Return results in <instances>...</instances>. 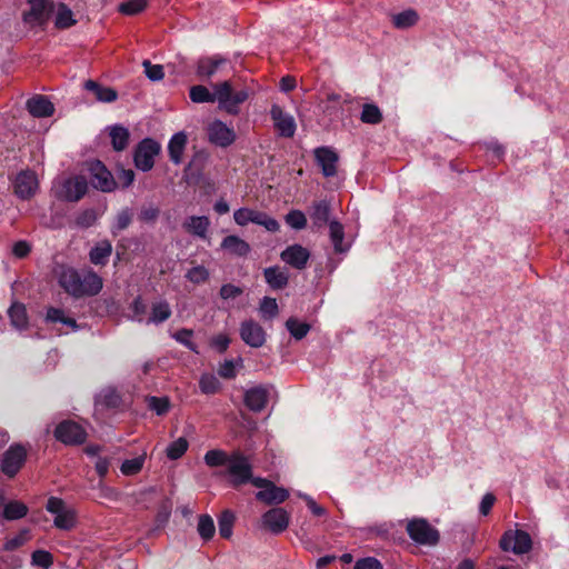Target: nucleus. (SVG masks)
Masks as SVG:
<instances>
[{
	"mask_svg": "<svg viewBox=\"0 0 569 569\" xmlns=\"http://www.w3.org/2000/svg\"><path fill=\"white\" fill-rule=\"evenodd\" d=\"M206 465L210 468L222 467L226 469L218 475L228 478L233 488H239L246 483H253L257 477H253V468L247 456L240 451H233L230 455L221 449L208 450L203 457Z\"/></svg>",
	"mask_w": 569,
	"mask_h": 569,
	"instance_id": "1",
	"label": "nucleus"
},
{
	"mask_svg": "<svg viewBox=\"0 0 569 569\" xmlns=\"http://www.w3.org/2000/svg\"><path fill=\"white\" fill-rule=\"evenodd\" d=\"M247 90H233V84L229 80H224L213 84V100L219 107L228 113H237L238 106L248 99Z\"/></svg>",
	"mask_w": 569,
	"mask_h": 569,
	"instance_id": "2",
	"label": "nucleus"
},
{
	"mask_svg": "<svg viewBox=\"0 0 569 569\" xmlns=\"http://www.w3.org/2000/svg\"><path fill=\"white\" fill-rule=\"evenodd\" d=\"M406 531L411 540L423 546H436L440 540L439 531L425 518H413L408 521Z\"/></svg>",
	"mask_w": 569,
	"mask_h": 569,
	"instance_id": "3",
	"label": "nucleus"
},
{
	"mask_svg": "<svg viewBox=\"0 0 569 569\" xmlns=\"http://www.w3.org/2000/svg\"><path fill=\"white\" fill-rule=\"evenodd\" d=\"M196 72L200 78L209 79L217 76H228L233 72V67L229 60L217 54L199 59Z\"/></svg>",
	"mask_w": 569,
	"mask_h": 569,
	"instance_id": "4",
	"label": "nucleus"
},
{
	"mask_svg": "<svg viewBox=\"0 0 569 569\" xmlns=\"http://www.w3.org/2000/svg\"><path fill=\"white\" fill-rule=\"evenodd\" d=\"M499 547L503 551H512L515 555L528 553L532 548V539L527 531L507 530L501 536Z\"/></svg>",
	"mask_w": 569,
	"mask_h": 569,
	"instance_id": "5",
	"label": "nucleus"
},
{
	"mask_svg": "<svg viewBox=\"0 0 569 569\" xmlns=\"http://www.w3.org/2000/svg\"><path fill=\"white\" fill-rule=\"evenodd\" d=\"M88 183L81 176L70 177L62 180L56 188V196L63 201H79L87 192Z\"/></svg>",
	"mask_w": 569,
	"mask_h": 569,
	"instance_id": "6",
	"label": "nucleus"
},
{
	"mask_svg": "<svg viewBox=\"0 0 569 569\" xmlns=\"http://www.w3.org/2000/svg\"><path fill=\"white\" fill-rule=\"evenodd\" d=\"M46 509L56 515L54 526L62 530H70L76 525V512L73 509L68 508L64 501L58 497H50L48 499Z\"/></svg>",
	"mask_w": 569,
	"mask_h": 569,
	"instance_id": "7",
	"label": "nucleus"
},
{
	"mask_svg": "<svg viewBox=\"0 0 569 569\" xmlns=\"http://www.w3.org/2000/svg\"><path fill=\"white\" fill-rule=\"evenodd\" d=\"M252 486L259 489L256 499L267 506L280 505L284 501V489L266 478L257 477Z\"/></svg>",
	"mask_w": 569,
	"mask_h": 569,
	"instance_id": "8",
	"label": "nucleus"
},
{
	"mask_svg": "<svg viewBox=\"0 0 569 569\" xmlns=\"http://www.w3.org/2000/svg\"><path fill=\"white\" fill-rule=\"evenodd\" d=\"M54 437L64 445L74 446L86 441L87 432L79 423L64 420L56 427Z\"/></svg>",
	"mask_w": 569,
	"mask_h": 569,
	"instance_id": "9",
	"label": "nucleus"
},
{
	"mask_svg": "<svg viewBox=\"0 0 569 569\" xmlns=\"http://www.w3.org/2000/svg\"><path fill=\"white\" fill-rule=\"evenodd\" d=\"M160 152V144L152 139H143L134 151V164L142 171H149L154 164V157Z\"/></svg>",
	"mask_w": 569,
	"mask_h": 569,
	"instance_id": "10",
	"label": "nucleus"
},
{
	"mask_svg": "<svg viewBox=\"0 0 569 569\" xmlns=\"http://www.w3.org/2000/svg\"><path fill=\"white\" fill-rule=\"evenodd\" d=\"M233 218L239 226H246L249 222H253L263 226L269 231H276L280 228L279 223L264 212L248 208H241L237 210L233 213Z\"/></svg>",
	"mask_w": 569,
	"mask_h": 569,
	"instance_id": "11",
	"label": "nucleus"
},
{
	"mask_svg": "<svg viewBox=\"0 0 569 569\" xmlns=\"http://www.w3.org/2000/svg\"><path fill=\"white\" fill-rule=\"evenodd\" d=\"M88 170L90 172L91 183L96 189H99L103 192H110L114 190L117 182L113 179L111 172L101 161L94 160L89 162Z\"/></svg>",
	"mask_w": 569,
	"mask_h": 569,
	"instance_id": "12",
	"label": "nucleus"
},
{
	"mask_svg": "<svg viewBox=\"0 0 569 569\" xmlns=\"http://www.w3.org/2000/svg\"><path fill=\"white\" fill-rule=\"evenodd\" d=\"M27 458V450L21 445H12L3 455L1 469L8 477H13L21 469Z\"/></svg>",
	"mask_w": 569,
	"mask_h": 569,
	"instance_id": "13",
	"label": "nucleus"
},
{
	"mask_svg": "<svg viewBox=\"0 0 569 569\" xmlns=\"http://www.w3.org/2000/svg\"><path fill=\"white\" fill-rule=\"evenodd\" d=\"M38 179L30 170L21 171L13 181V191L22 200H28L36 194Z\"/></svg>",
	"mask_w": 569,
	"mask_h": 569,
	"instance_id": "14",
	"label": "nucleus"
},
{
	"mask_svg": "<svg viewBox=\"0 0 569 569\" xmlns=\"http://www.w3.org/2000/svg\"><path fill=\"white\" fill-rule=\"evenodd\" d=\"M258 528L272 535H280L284 531V509L271 508L266 511L258 523Z\"/></svg>",
	"mask_w": 569,
	"mask_h": 569,
	"instance_id": "15",
	"label": "nucleus"
},
{
	"mask_svg": "<svg viewBox=\"0 0 569 569\" xmlns=\"http://www.w3.org/2000/svg\"><path fill=\"white\" fill-rule=\"evenodd\" d=\"M29 10L23 13V20L30 24L44 23L52 10V4L48 0H30Z\"/></svg>",
	"mask_w": 569,
	"mask_h": 569,
	"instance_id": "16",
	"label": "nucleus"
},
{
	"mask_svg": "<svg viewBox=\"0 0 569 569\" xmlns=\"http://www.w3.org/2000/svg\"><path fill=\"white\" fill-rule=\"evenodd\" d=\"M315 158L325 177L330 178L337 174L339 157L336 151L329 147H319L315 150Z\"/></svg>",
	"mask_w": 569,
	"mask_h": 569,
	"instance_id": "17",
	"label": "nucleus"
},
{
	"mask_svg": "<svg viewBox=\"0 0 569 569\" xmlns=\"http://www.w3.org/2000/svg\"><path fill=\"white\" fill-rule=\"evenodd\" d=\"M240 337L252 348H259L266 341V332L263 328L253 320H247L241 323Z\"/></svg>",
	"mask_w": 569,
	"mask_h": 569,
	"instance_id": "18",
	"label": "nucleus"
},
{
	"mask_svg": "<svg viewBox=\"0 0 569 569\" xmlns=\"http://www.w3.org/2000/svg\"><path fill=\"white\" fill-rule=\"evenodd\" d=\"M269 397L270 391L268 388L256 386L244 392L243 402L249 410L260 412L267 407Z\"/></svg>",
	"mask_w": 569,
	"mask_h": 569,
	"instance_id": "19",
	"label": "nucleus"
},
{
	"mask_svg": "<svg viewBox=\"0 0 569 569\" xmlns=\"http://www.w3.org/2000/svg\"><path fill=\"white\" fill-rule=\"evenodd\" d=\"M330 213L331 207L329 201H327L326 199L313 201L309 210L312 228L316 230H320L325 228L327 224L329 226L331 221Z\"/></svg>",
	"mask_w": 569,
	"mask_h": 569,
	"instance_id": "20",
	"label": "nucleus"
},
{
	"mask_svg": "<svg viewBox=\"0 0 569 569\" xmlns=\"http://www.w3.org/2000/svg\"><path fill=\"white\" fill-rule=\"evenodd\" d=\"M209 140L220 147H227L234 140V132L221 121L212 122L208 128Z\"/></svg>",
	"mask_w": 569,
	"mask_h": 569,
	"instance_id": "21",
	"label": "nucleus"
},
{
	"mask_svg": "<svg viewBox=\"0 0 569 569\" xmlns=\"http://www.w3.org/2000/svg\"><path fill=\"white\" fill-rule=\"evenodd\" d=\"M310 257V251L301 244L287 246V266L303 270L307 268Z\"/></svg>",
	"mask_w": 569,
	"mask_h": 569,
	"instance_id": "22",
	"label": "nucleus"
},
{
	"mask_svg": "<svg viewBox=\"0 0 569 569\" xmlns=\"http://www.w3.org/2000/svg\"><path fill=\"white\" fill-rule=\"evenodd\" d=\"M28 111L37 118L50 117L54 112L52 102L44 96L37 94L27 100Z\"/></svg>",
	"mask_w": 569,
	"mask_h": 569,
	"instance_id": "23",
	"label": "nucleus"
},
{
	"mask_svg": "<svg viewBox=\"0 0 569 569\" xmlns=\"http://www.w3.org/2000/svg\"><path fill=\"white\" fill-rule=\"evenodd\" d=\"M60 286L71 296L81 297V274L73 269H67L61 272L59 278Z\"/></svg>",
	"mask_w": 569,
	"mask_h": 569,
	"instance_id": "24",
	"label": "nucleus"
},
{
	"mask_svg": "<svg viewBox=\"0 0 569 569\" xmlns=\"http://www.w3.org/2000/svg\"><path fill=\"white\" fill-rule=\"evenodd\" d=\"M84 89L92 92L100 102H113L118 98V92L113 88L101 86L93 80L86 81Z\"/></svg>",
	"mask_w": 569,
	"mask_h": 569,
	"instance_id": "25",
	"label": "nucleus"
},
{
	"mask_svg": "<svg viewBox=\"0 0 569 569\" xmlns=\"http://www.w3.org/2000/svg\"><path fill=\"white\" fill-rule=\"evenodd\" d=\"M187 232L199 238H206L210 221L206 216H192L183 222Z\"/></svg>",
	"mask_w": 569,
	"mask_h": 569,
	"instance_id": "26",
	"label": "nucleus"
},
{
	"mask_svg": "<svg viewBox=\"0 0 569 569\" xmlns=\"http://www.w3.org/2000/svg\"><path fill=\"white\" fill-rule=\"evenodd\" d=\"M111 253V242L109 240H102L90 250L89 258L96 266H106Z\"/></svg>",
	"mask_w": 569,
	"mask_h": 569,
	"instance_id": "27",
	"label": "nucleus"
},
{
	"mask_svg": "<svg viewBox=\"0 0 569 569\" xmlns=\"http://www.w3.org/2000/svg\"><path fill=\"white\" fill-rule=\"evenodd\" d=\"M102 289V279L93 271L81 276V297L94 296Z\"/></svg>",
	"mask_w": 569,
	"mask_h": 569,
	"instance_id": "28",
	"label": "nucleus"
},
{
	"mask_svg": "<svg viewBox=\"0 0 569 569\" xmlns=\"http://www.w3.org/2000/svg\"><path fill=\"white\" fill-rule=\"evenodd\" d=\"M329 236H330V240L333 244L335 252L343 253V252L348 251L349 246L343 244L345 228L339 221H337V220L330 221Z\"/></svg>",
	"mask_w": 569,
	"mask_h": 569,
	"instance_id": "29",
	"label": "nucleus"
},
{
	"mask_svg": "<svg viewBox=\"0 0 569 569\" xmlns=\"http://www.w3.org/2000/svg\"><path fill=\"white\" fill-rule=\"evenodd\" d=\"M187 144V136L183 132L176 133L168 144L169 157L172 162L179 164L182 160L183 150Z\"/></svg>",
	"mask_w": 569,
	"mask_h": 569,
	"instance_id": "30",
	"label": "nucleus"
},
{
	"mask_svg": "<svg viewBox=\"0 0 569 569\" xmlns=\"http://www.w3.org/2000/svg\"><path fill=\"white\" fill-rule=\"evenodd\" d=\"M419 14L415 9H407L392 16V24L397 29H408L417 24Z\"/></svg>",
	"mask_w": 569,
	"mask_h": 569,
	"instance_id": "31",
	"label": "nucleus"
},
{
	"mask_svg": "<svg viewBox=\"0 0 569 569\" xmlns=\"http://www.w3.org/2000/svg\"><path fill=\"white\" fill-rule=\"evenodd\" d=\"M77 23L72 10L64 3H59L56 11L54 26L58 29H68Z\"/></svg>",
	"mask_w": 569,
	"mask_h": 569,
	"instance_id": "32",
	"label": "nucleus"
},
{
	"mask_svg": "<svg viewBox=\"0 0 569 569\" xmlns=\"http://www.w3.org/2000/svg\"><path fill=\"white\" fill-rule=\"evenodd\" d=\"M221 247L237 256H246L250 251L249 244L237 236L226 237Z\"/></svg>",
	"mask_w": 569,
	"mask_h": 569,
	"instance_id": "33",
	"label": "nucleus"
},
{
	"mask_svg": "<svg viewBox=\"0 0 569 569\" xmlns=\"http://www.w3.org/2000/svg\"><path fill=\"white\" fill-rule=\"evenodd\" d=\"M111 143L114 150L122 151L129 142V130L122 126H113L110 128Z\"/></svg>",
	"mask_w": 569,
	"mask_h": 569,
	"instance_id": "34",
	"label": "nucleus"
},
{
	"mask_svg": "<svg viewBox=\"0 0 569 569\" xmlns=\"http://www.w3.org/2000/svg\"><path fill=\"white\" fill-rule=\"evenodd\" d=\"M360 120L367 124H379L383 120L382 112L380 108L375 103H365L362 107V112L360 114Z\"/></svg>",
	"mask_w": 569,
	"mask_h": 569,
	"instance_id": "35",
	"label": "nucleus"
},
{
	"mask_svg": "<svg viewBox=\"0 0 569 569\" xmlns=\"http://www.w3.org/2000/svg\"><path fill=\"white\" fill-rule=\"evenodd\" d=\"M28 513V507L21 501L14 500L3 506L2 516L7 520L21 519Z\"/></svg>",
	"mask_w": 569,
	"mask_h": 569,
	"instance_id": "36",
	"label": "nucleus"
},
{
	"mask_svg": "<svg viewBox=\"0 0 569 569\" xmlns=\"http://www.w3.org/2000/svg\"><path fill=\"white\" fill-rule=\"evenodd\" d=\"M133 211L129 208L120 210L112 223L111 233L117 236L119 232L126 230L132 222Z\"/></svg>",
	"mask_w": 569,
	"mask_h": 569,
	"instance_id": "37",
	"label": "nucleus"
},
{
	"mask_svg": "<svg viewBox=\"0 0 569 569\" xmlns=\"http://www.w3.org/2000/svg\"><path fill=\"white\" fill-rule=\"evenodd\" d=\"M259 315L264 321L272 320L279 315V306L274 298L264 297L259 303Z\"/></svg>",
	"mask_w": 569,
	"mask_h": 569,
	"instance_id": "38",
	"label": "nucleus"
},
{
	"mask_svg": "<svg viewBox=\"0 0 569 569\" xmlns=\"http://www.w3.org/2000/svg\"><path fill=\"white\" fill-rule=\"evenodd\" d=\"M311 326L308 322L299 321L295 317H290L287 319V331L296 340L303 339L308 332L310 331Z\"/></svg>",
	"mask_w": 569,
	"mask_h": 569,
	"instance_id": "39",
	"label": "nucleus"
},
{
	"mask_svg": "<svg viewBox=\"0 0 569 569\" xmlns=\"http://www.w3.org/2000/svg\"><path fill=\"white\" fill-rule=\"evenodd\" d=\"M171 317V308L167 301H159L152 305L149 322L161 323Z\"/></svg>",
	"mask_w": 569,
	"mask_h": 569,
	"instance_id": "40",
	"label": "nucleus"
},
{
	"mask_svg": "<svg viewBox=\"0 0 569 569\" xmlns=\"http://www.w3.org/2000/svg\"><path fill=\"white\" fill-rule=\"evenodd\" d=\"M9 317L12 326L18 329L26 328L28 323L26 307L22 303H13L9 311Z\"/></svg>",
	"mask_w": 569,
	"mask_h": 569,
	"instance_id": "41",
	"label": "nucleus"
},
{
	"mask_svg": "<svg viewBox=\"0 0 569 569\" xmlns=\"http://www.w3.org/2000/svg\"><path fill=\"white\" fill-rule=\"evenodd\" d=\"M236 516L230 510H224L219 517V533L222 538L229 539L232 536V528L234 525Z\"/></svg>",
	"mask_w": 569,
	"mask_h": 569,
	"instance_id": "42",
	"label": "nucleus"
},
{
	"mask_svg": "<svg viewBox=\"0 0 569 569\" xmlns=\"http://www.w3.org/2000/svg\"><path fill=\"white\" fill-rule=\"evenodd\" d=\"M197 530L203 540H210L216 531L213 519L209 515H201L198 520Z\"/></svg>",
	"mask_w": 569,
	"mask_h": 569,
	"instance_id": "43",
	"label": "nucleus"
},
{
	"mask_svg": "<svg viewBox=\"0 0 569 569\" xmlns=\"http://www.w3.org/2000/svg\"><path fill=\"white\" fill-rule=\"evenodd\" d=\"M189 96L194 103L214 102L213 92H210L207 87L201 84L191 87Z\"/></svg>",
	"mask_w": 569,
	"mask_h": 569,
	"instance_id": "44",
	"label": "nucleus"
},
{
	"mask_svg": "<svg viewBox=\"0 0 569 569\" xmlns=\"http://www.w3.org/2000/svg\"><path fill=\"white\" fill-rule=\"evenodd\" d=\"M264 278L272 289H280L284 286V276L279 267H270L264 269Z\"/></svg>",
	"mask_w": 569,
	"mask_h": 569,
	"instance_id": "45",
	"label": "nucleus"
},
{
	"mask_svg": "<svg viewBox=\"0 0 569 569\" xmlns=\"http://www.w3.org/2000/svg\"><path fill=\"white\" fill-rule=\"evenodd\" d=\"M188 447V440L183 437H180L168 446L166 450L167 457L171 460H177L184 455Z\"/></svg>",
	"mask_w": 569,
	"mask_h": 569,
	"instance_id": "46",
	"label": "nucleus"
},
{
	"mask_svg": "<svg viewBox=\"0 0 569 569\" xmlns=\"http://www.w3.org/2000/svg\"><path fill=\"white\" fill-rule=\"evenodd\" d=\"M148 4V0H129L119 6V11L127 16H134L142 12Z\"/></svg>",
	"mask_w": 569,
	"mask_h": 569,
	"instance_id": "47",
	"label": "nucleus"
},
{
	"mask_svg": "<svg viewBox=\"0 0 569 569\" xmlns=\"http://www.w3.org/2000/svg\"><path fill=\"white\" fill-rule=\"evenodd\" d=\"M200 390L206 395L216 393L219 390V380L213 375H203L199 381Z\"/></svg>",
	"mask_w": 569,
	"mask_h": 569,
	"instance_id": "48",
	"label": "nucleus"
},
{
	"mask_svg": "<svg viewBox=\"0 0 569 569\" xmlns=\"http://www.w3.org/2000/svg\"><path fill=\"white\" fill-rule=\"evenodd\" d=\"M143 462H144L143 456L126 460V461H123V463L121 466V472L126 476L136 475L142 469Z\"/></svg>",
	"mask_w": 569,
	"mask_h": 569,
	"instance_id": "49",
	"label": "nucleus"
},
{
	"mask_svg": "<svg viewBox=\"0 0 569 569\" xmlns=\"http://www.w3.org/2000/svg\"><path fill=\"white\" fill-rule=\"evenodd\" d=\"M287 224L296 230H301L307 226L306 214L300 210H290L287 213Z\"/></svg>",
	"mask_w": 569,
	"mask_h": 569,
	"instance_id": "50",
	"label": "nucleus"
},
{
	"mask_svg": "<svg viewBox=\"0 0 569 569\" xmlns=\"http://www.w3.org/2000/svg\"><path fill=\"white\" fill-rule=\"evenodd\" d=\"M193 335V331L191 329H180L177 332L172 335L173 339L181 345L186 346L188 349H190L193 352L197 351L196 345L192 342L191 337Z\"/></svg>",
	"mask_w": 569,
	"mask_h": 569,
	"instance_id": "51",
	"label": "nucleus"
},
{
	"mask_svg": "<svg viewBox=\"0 0 569 569\" xmlns=\"http://www.w3.org/2000/svg\"><path fill=\"white\" fill-rule=\"evenodd\" d=\"M146 76L151 81H159L164 77L163 67L161 64H152L149 60L142 62Z\"/></svg>",
	"mask_w": 569,
	"mask_h": 569,
	"instance_id": "52",
	"label": "nucleus"
},
{
	"mask_svg": "<svg viewBox=\"0 0 569 569\" xmlns=\"http://www.w3.org/2000/svg\"><path fill=\"white\" fill-rule=\"evenodd\" d=\"M53 558L52 555L44 550H36L32 553V563L38 567H42L43 569H49L52 565Z\"/></svg>",
	"mask_w": 569,
	"mask_h": 569,
	"instance_id": "53",
	"label": "nucleus"
},
{
	"mask_svg": "<svg viewBox=\"0 0 569 569\" xmlns=\"http://www.w3.org/2000/svg\"><path fill=\"white\" fill-rule=\"evenodd\" d=\"M186 278L193 283H201L209 278V271L203 266H197L187 272Z\"/></svg>",
	"mask_w": 569,
	"mask_h": 569,
	"instance_id": "54",
	"label": "nucleus"
},
{
	"mask_svg": "<svg viewBox=\"0 0 569 569\" xmlns=\"http://www.w3.org/2000/svg\"><path fill=\"white\" fill-rule=\"evenodd\" d=\"M148 406L151 410L156 411L157 415L161 416L169 410L170 402L168 398L150 397L148 399Z\"/></svg>",
	"mask_w": 569,
	"mask_h": 569,
	"instance_id": "55",
	"label": "nucleus"
},
{
	"mask_svg": "<svg viewBox=\"0 0 569 569\" xmlns=\"http://www.w3.org/2000/svg\"><path fill=\"white\" fill-rule=\"evenodd\" d=\"M171 508H172L171 503L168 500H164L160 505L157 516H156V522H157L158 527H162L168 522L170 515H171Z\"/></svg>",
	"mask_w": 569,
	"mask_h": 569,
	"instance_id": "56",
	"label": "nucleus"
},
{
	"mask_svg": "<svg viewBox=\"0 0 569 569\" xmlns=\"http://www.w3.org/2000/svg\"><path fill=\"white\" fill-rule=\"evenodd\" d=\"M353 569H383V566L377 558L366 557L357 560Z\"/></svg>",
	"mask_w": 569,
	"mask_h": 569,
	"instance_id": "57",
	"label": "nucleus"
},
{
	"mask_svg": "<svg viewBox=\"0 0 569 569\" xmlns=\"http://www.w3.org/2000/svg\"><path fill=\"white\" fill-rule=\"evenodd\" d=\"M299 496L306 501L307 507L313 516L323 517L327 515V510L319 506L311 496L306 493H300Z\"/></svg>",
	"mask_w": 569,
	"mask_h": 569,
	"instance_id": "58",
	"label": "nucleus"
},
{
	"mask_svg": "<svg viewBox=\"0 0 569 569\" xmlns=\"http://www.w3.org/2000/svg\"><path fill=\"white\" fill-rule=\"evenodd\" d=\"M496 502V497L493 493H486L482 499H481V502H480V506H479V512L482 515V516H488L493 507Z\"/></svg>",
	"mask_w": 569,
	"mask_h": 569,
	"instance_id": "59",
	"label": "nucleus"
},
{
	"mask_svg": "<svg viewBox=\"0 0 569 569\" xmlns=\"http://www.w3.org/2000/svg\"><path fill=\"white\" fill-rule=\"evenodd\" d=\"M97 216L93 210H86L77 218V224L82 228H88L96 222Z\"/></svg>",
	"mask_w": 569,
	"mask_h": 569,
	"instance_id": "60",
	"label": "nucleus"
},
{
	"mask_svg": "<svg viewBox=\"0 0 569 569\" xmlns=\"http://www.w3.org/2000/svg\"><path fill=\"white\" fill-rule=\"evenodd\" d=\"M242 293V289L231 283L223 284L220 289V297L222 299L236 298Z\"/></svg>",
	"mask_w": 569,
	"mask_h": 569,
	"instance_id": "61",
	"label": "nucleus"
},
{
	"mask_svg": "<svg viewBox=\"0 0 569 569\" xmlns=\"http://www.w3.org/2000/svg\"><path fill=\"white\" fill-rule=\"evenodd\" d=\"M271 114L274 120L276 127L279 131L280 136L284 134V118L282 116V110L278 106H273L271 109Z\"/></svg>",
	"mask_w": 569,
	"mask_h": 569,
	"instance_id": "62",
	"label": "nucleus"
},
{
	"mask_svg": "<svg viewBox=\"0 0 569 569\" xmlns=\"http://www.w3.org/2000/svg\"><path fill=\"white\" fill-rule=\"evenodd\" d=\"M159 216V209L152 206L143 207L140 211L139 218L146 222L154 221Z\"/></svg>",
	"mask_w": 569,
	"mask_h": 569,
	"instance_id": "63",
	"label": "nucleus"
},
{
	"mask_svg": "<svg viewBox=\"0 0 569 569\" xmlns=\"http://www.w3.org/2000/svg\"><path fill=\"white\" fill-rule=\"evenodd\" d=\"M230 339L226 335H218L212 338L211 346L219 352H224L229 347Z\"/></svg>",
	"mask_w": 569,
	"mask_h": 569,
	"instance_id": "64",
	"label": "nucleus"
}]
</instances>
